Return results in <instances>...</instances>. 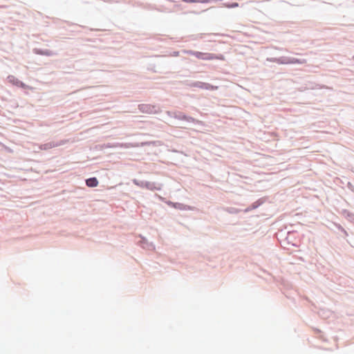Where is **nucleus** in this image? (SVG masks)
Here are the masks:
<instances>
[{
	"label": "nucleus",
	"instance_id": "6",
	"mask_svg": "<svg viewBox=\"0 0 354 354\" xmlns=\"http://www.w3.org/2000/svg\"><path fill=\"white\" fill-rule=\"evenodd\" d=\"M238 6H239V4L237 3H234L231 6H227V7H228V8H235V7H238Z\"/></svg>",
	"mask_w": 354,
	"mask_h": 354
},
{
	"label": "nucleus",
	"instance_id": "2",
	"mask_svg": "<svg viewBox=\"0 0 354 354\" xmlns=\"http://www.w3.org/2000/svg\"><path fill=\"white\" fill-rule=\"evenodd\" d=\"M86 184L89 187H95L98 185V180L96 178H90L86 180Z\"/></svg>",
	"mask_w": 354,
	"mask_h": 354
},
{
	"label": "nucleus",
	"instance_id": "3",
	"mask_svg": "<svg viewBox=\"0 0 354 354\" xmlns=\"http://www.w3.org/2000/svg\"><path fill=\"white\" fill-rule=\"evenodd\" d=\"M184 2L187 3H208L209 0H182Z\"/></svg>",
	"mask_w": 354,
	"mask_h": 354
},
{
	"label": "nucleus",
	"instance_id": "5",
	"mask_svg": "<svg viewBox=\"0 0 354 354\" xmlns=\"http://www.w3.org/2000/svg\"><path fill=\"white\" fill-rule=\"evenodd\" d=\"M304 62H305V61H299L297 59H293L291 61H290L288 63H291V64H297H297H303Z\"/></svg>",
	"mask_w": 354,
	"mask_h": 354
},
{
	"label": "nucleus",
	"instance_id": "1",
	"mask_svg": "<svg viewBox=\"0 0 354 354\" xmlns=\"http://www.w3.org/2000/svg\"><path fill=\"white\" fill-rule=\"evenodd\" d=\"M189 54L192 55L197 57L198 59H218V57L213 55V54H207V53H203L201 52H197V51H189Z\"/></svg>",
	"mask_w": 354,
	"mask_h": 354
},
{
	"label": "nucleus",
	"instance_id": "7",
	"mask_svg": "<svg viewBox=\"0 0 354 354\" xmlns=\"http://www.w3.org/2000/svg\"><path fill=\"white\" fill-rule=\"evenodd\" d=\"M168 204H169V205H171V206L174 207H176V204H174V203H171V202H169V203H168Z\"/></svg>",
	"mask_w": 354,
	"mask_h": 354
},
{
	"label": "nucleus",
	"instance_id": "4",
	"mask_svg": "<svg viewBox=\"0 0 354 354\" xmlns=\"http://www.w3.org/2000/svg\"><path fill=\"white\" fill-rule=\"evenodd\" d=\"M204 88L206 89H211V90H215L217 89V86H214L212 85H210L209 84H205Z\"/></svg>",
	"mask_w": 354,
	"mask_h": 354
}]
</instances>
